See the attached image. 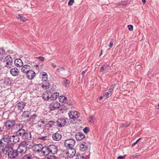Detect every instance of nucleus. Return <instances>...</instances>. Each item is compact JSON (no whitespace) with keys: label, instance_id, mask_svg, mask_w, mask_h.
<instances>
[{"label":"nucleus","instance_id":"1","mask_svg":"<svg viewBox=\"0 0 159 159\" xmlns=\"http://www.w3.org/2000/svg\"><path fill=\"white\" fill-rule=\"evenodd\" d=\"M75 140L72 139H69L65 140L64 145L67 148H72L75 146Z\"/></svg>","mask_w":159,"mask_h":159},{"label":"nucleus","instance_id":"2","mask_svg":"<svg viewBox=\"0 0 159 159\" xmlns=\"http://www.w3.org/2000/svg\"><path fill=\"white\" fill-rule=\"evenodd\" d=\"M4 62H6L5 67L11 68L12 67L13 60L12 57L10 55L7 56L3 60Z\"/></svg>","mask_w":159,"mask_h":159},{"label":"nucleus","instance_id":"3","mask_svg":"<svg viewBox=\"0 0 159 159\" xmlns=\"http://www.w3.org/2000/svg\"><path fill=\"white\" fill-rule=\"evenodd\" d=\"M19 154V152L17 150H14L13 149L10 150L8 152V157L10 159H15Z\"/></svg>","mask_w":159,"mask_h":159},{"label":"nucleus","instance_id":"4","mask_svg":"<svg viewBox=\"0 0 159 159\" xmlns=\"http://www.w3.org/2000/svg\"><path fill=\"white\" fill-rule=\"evenodd\" d=\"M75 150L73 148H67L66 151V154L70 159L73 157L75 154Z\"/></svg>","mask_w":159,"mask_h":159},{"label":"nucleus","instance_id":"5","mask_svg":"<svg viewBox=\"0 0 159 159\" xmlns=\"http://www.w3.org/2000/svg\"><path fill=\"white\" fill-rule=\"evenodd\" d=\"M60 104L57 102H52L49 105V108L51 111L60 108Z\"/></svg>","mask_w":159,"mask_h":159},{"label":"nucleus","instance_id":"6","mask_svg":"<svg viewBox=\"0 0 159 159\" xmlns=\"http://www.w3.org/2000/svg\"><path fill=\"white\" fill-rule=\"evenodd\" d=\"M16 122L15 120H7L5 124V126L7 130H9L13 127L15 124Z\"/></svg>","mask_w":159,"mask_h":159},{"label":"nucleus","instance_id":"7","mask_svg":"<svg viewBox=\"0 0 159 159\" xmlns=\"http://www.w3.org/2000/svg\"><path fill=\"white\" fill-rule=\"evenodd\" d=\"M48 146H42L41 150V154L43 156H46L50 154V152Z\"/></svg>","mask_w":159,"mask_h":159},{"label":"nucleus","instance_id":"8","mask_svg":"<svg viewBox=\"0 0 159 159\" xmlns=\"http://www.w3.org/2000/svg\"><path fill=\"white\" fill-rule=\"evenodd\" d=\"M50 152V154L54 155L57 153L58 149V147L54 145H50L48 146Z\"/></svg>","mask_w":159,"mask_h":159},{"label":"nucleus","instance_id":"9","mask_svg":"<svg viewBox=\"0 0 159 159\" xmlns=\"http://www.w3.org/2000/svg\"><path fill=\"white\" fill-rule=\"evenodd\" d=\"M57 126L59 127H61L64 126L66 123V120L64 118H58L57 122Z\"/></svg>","mask_w":159,"mask_h":159},{"label":"nucleus","instance_id":"10","mask_svg":"<svg viewBox=\"0 0 159 159\" xmlns=\"http://www.w3.org/2000/svg\"><path fill=\"white\" fill-rule=\"evenodd\" d=\"M42 146V145L40 143L35 145L32 147L33 151L38 153L41 152Z\"/></svg>","mask_w":159,"mask_h":159},{"label":"nucleus","instance_id":"11","mask_svg":"<svg viewBox=\"0 0 159 159\" xmlns=\"http://www.w3.org/2000/svg\"><path fill=\"white\" fill-rule=\"evenodd\" d=\"M27 77L29 80L33 79L36 75V74L32 69L26 73Z\"/></svg>","mask_w":159,"mask_h":159},{"label":"nucleus","instance_id":"12","mask_svg":"<svg viewBox=\"0 0 159 159\" xmlns=\"http://www.w3.org/2000/svg\"><path fill=\"white\" fill-rule=\"evenodd\" d=\"M62 137V135L58 132H57L53 134L52 138L55 141H59L61 140Z\"/></svg>","mask_w":159,"mask_h":159},{"label":"nucleus","instance_id":"13","mask_svg":"<svg viewBox=\"0 0 159 159\" xmlns=\"http://www.w3.org/2000/svg\"><path fill=\"white\" fill-rule=\"evenodd\" d=\"M32 69V67L30 65H25L22 66L21 71L23 73H26Z\"/></svg>","mask_w":159,"mask_h":159},{"label":"nucleus","instance_id":"14","mask_svg":"<svg viewBox=\"0 0 159 159\" xmlns=\"http://www.w3.org/2000/svg\"><path fill=\"white\" fill-rule=\"evenodd\" d=\"M116 84H113L110 87V88L108 90V92L105 93L104 97L105 98H108L109 95L110 94L111 95L112 94L113 91L114 90V88L115 87Z\"/></svg>","mask_w":159,"mask_h":159},{"label":"nucleus","instance_id":"15","mask_svg":"<svg viewBox=\"0 0 159 159\" xmlns=\"http://www.w3.org/2000/svg\"><path fill=\"white\" fill-rule=\"evenodd\" d=\"M85 136L84 134L80 132L76 133L75 134V137L76 140L79 141L84 139Z\"/></svg>","mask_w":159,"mask_h":159},{"label":"nucleus","instance_id":"16","mask_svg":"<svg viewBox=\"0 0 159 159\" xmlns=\"http://www.w3.org/2000/svg\"><path fill=\"white\" fill-rule=\"evenodd\" d=\"M13 144L12 143H6V146H5L3 152L5 151L7 152L8 151L11 150L13 149Z\"/></svg>","mask_w":159,"mask_h":159},{"label":"nucleus","instance_id":"17","mask_svg":"<svg viewBox=\"0 0 159 159\" xmlns=\"http://www.w3.org/2000/svg\"><path fill=\"white\" fill-rule=\"evenodd\" d=\"M46 124L45 123L44 121L40 120L38 121L37 123V126L40 129H45Z\"/></svg>","mask_w":159,"mask_h":159},{"label":"nucleus","instance_id":"18","mask_svg":"<svg viewBox=\"0 0 159 159\" xmlns=\"http://www.w3.org/2000/svg\"><path fill=\"white\" fill-rule=\"evenodd\" d=\"M14 63L16 66L19 67L22 66L23 65L22 61L19 58L16 59L14 61Z\"/></svg>","mask_w":159,"mask_h":159},{"label":"nucleus","instance_id":"19","mask_svg":"<svg viewBox=\"0 0 159 159\" xmlns=\"http://www.w3.org/2000/svg\"><path fill=\"white\" fill-rule=\"evenodd\" d=\"M70 82L68 80L64 78L63 80L62 81V85L64 86L65 88H68L70 86Z\"/></svg>","mask_w":159,"mask_h":159},{"label":"nucleus","instance_id":"20","mask_svg":"<svg viewBox=\"0 0 159 159\" xmlns=\"http://www.w3.org/2000/svg\"><path fill=\"white\" fill-rule=\"evenodd\" d=\"M19 136L17 134H16V135L11 136V141L15 143L18 142L19 140Z\"/></svg>","mask_w":159,"mask_h":159},{"label":"nucleus","instance_id":"21","mask_svg":"<svg viewBox=\"0 0 159 159\" xmlns=\"http://www.w3.org/2000/svg\"><path fill=\"white\" fill-rule=\"evenodd\" d=\"M10 73L14 76H16L19 73V71L17 68L14 67L11 69L10 70Z\"/></svg>","mask_w":159,"mask_h":159},{"label":"nucleus","instance_id":"22","mask_svg":"<svg viewBox=\"0 0 159 159\" xmlns=\"http://www.w3.org/2000/svg\"><path fill=\"white\" fill-rule=\"evenodd\" d=\"M31 135L30 132L28 130H26L24 136V138H23V139L24 140H30L31 139Z\"/></svg>","mask_w":159,"mask_h":159},{"label":"nucleus","instance_id":"23","mask_svg":"<svg viewBox=\"0 0 159 159\" xmlns=\"http://www.w3.org/2000/svg\"><path fill=\"white\" fill-rule=\"evenodd\" d=\"M11 136H9L7 134L3 135L1 140L6 143H9V142H11Z\"/></svg>","mask_w":159,"mask_h":159},{"label":"nucleus","instance_id":"24","mask_svg":"<svg viewBox=\"0 0 159 159\" xmlns=\"http://www.w3.org/2000/svg\"><path fill=\"white\" fill-rule=\"evenodd\" d=\"M80 151L83 152L87 150L88 147L85 143L83 142L80 145Z\"/></svg>","mask_w":159,"mask_h":159},{"label":"nucleus","instance_id":"25","mask_svg":"<svg viewBox=\"0 0 159 159\" xmlns=\"http://www.w3.org/2000/svg\"><path fill=\"white\" fill-rule=\"evenodd\" d=\"M23 127V126L22 124H17L15 126V129L17 130V131L16 132V134H17L18 133H19V131H21V130L23 129L22 128Z\"/></svg>","mask_w":159,"mask_h":159},{"label":"nucleus","instance_id":"26","mask_svg":"<svg viewBox=\"0 0 159 159\" xmlns=\"http://www.w3.org/2000/svg\"><path fill=\"white\" fill-rule=\"evenodd\" d=\"M26 103L23 101L19 102L17 104V107L18 109L21 110L23 109L25 106Z\"/></svg>","mask_w":159,"mask_h":159},{"label":"nucleus","instance_id":"27","mask_svg":"<svg viewBox=\"0 0 159 159\" xmlns=\"http://www.w3.org/2000/svg\"><path fill=\"white\" fill-rule=\"evenodd\" d=\"M65 71V69L64 67H62L60 68H58L56 70V73L59 75H62L64 73Z\"/></svg>","mask_w":159,"mask_h":159},{"label":"nucleus","instance_id":"28","mask_svg":"<svg viewBox=\"0 0 159 159\" xmlns=\"http://www.w3.org/2000/svg\"><path fill=\"white\" fill-rule=\"evenodd\" d=\"M12 81L11 78H8L4 80L3 83L6 86H10L11 84Z\"/></svg>","mask_w":159,"mask_h":159},{"label":"nucleus","instance_id":"29","mask_svg":"<svg viewBox=\"0 0 159 159\" xmlns=\"http://www.w3.org/2000/svg\"><path fill=\"white\" fill-rule=\"evenodd\" d=\"M22 159H35V158L31 154L29 153L24 155Z\"/></svg>","mask_w":159,"mask_h":159},{"label":"nucleus","instance_id":"30","mask_svg":"<svg viewBox=\"0 0 159 159\" xmlns=\"http://www.w3.org/2000/svg\"><path fill=\"white\" fill-rule=\"evenodd\" d=\"M59 94L58 92H56L53 93L50 97V98L51 100H56L57 97L59 96Z\"/></svg>","mask_w":159,"mask_h":159},{"label":"nucleus","instance_id":"31","mask_svg":"<svg viewBox=\"0 0 159 159\" xmlns=\"http://www.w3.org/2000/svg\"><path fill=\"white\" fill-rule=\"evenodd\" d=\"M86 156V155L85 154V153L83 154L78 153L76 154L75 159H85V157Z\"/></svg>","mask_w":159,"mask_h":159},{"label":"nucleus","instance_id":"32","mask_svg":"<svg viewBox=\"0 0 159 159\" xmlns=\"http://www.w3.org/2000/svg\"><path fill=\"white\" fill-rule=\"evenodd\" d=\"M26 130L23 129L21 130V131H19V133H17L18 135H19L20 137L22 139L23 138H24V135H25V133L26 132Z\"/></svg>","mask_w":159,"mask_h":159},{"label":"nucleus","instance_id":"33","mask_svg":"<svg viewBox=\"0 0 159 159\" xmlns=\"http://www.w3.org/2000/svg\"><path fill=\"white\" fill-rule=\"evenodd\" d=\"M59 100L61 102L65 103L67 101V98L64 96H61L59 97Z\"/></svg>","mask_w":159,"mask_h":159},{"label":"nucleus","instance_id":"34","mask_svg":"<svg viewBox=\"0 0 159 159\" xmlns=\"http://www.w3.org/2000/svg\"><path fill=\"white\" fill-rule=\"evenodd\" d=\"M44 83L42 86V88L43 89H46L49 88V84L48 81H45Z\"/></svg>","mask_w":159,"mask_h":159},{"label":"nucleus","instance_id":"35","mask_svg":"<svg viewBox=\"0 0 159 159\" xmlns=\"http://www.w3.org/2000/svg\"><path fill=\"white\" fill-rule=\"evenodd\" d=\"M42 80L43 81H46L48 80V76L46 72H43L42 73Z\"/></svg>","mask_w":159,"mask_h":159},{"label":"nucleus","instance_id":"36","mask_svg":"<svg viewBox=\"0 0 159 159\" xmlns=\"http://www.w3.org/2000/svg\"><path fill=\"white\" fill-rule=\"evenodd\" d=\"M42 98L44 100H48L50 98L49 95L48 93H43L42 96Z\"/></svg>","mask_w":159,"mask_h":159},{"label":"nucleus","instance_id":"37","mask_svg":"<svg viewBox=\"0 0 159 159\" xmlns=\"http://www.w3.org/2000/svg\"><path fill=\"white\" fill-rule=\"evenodd\" d=\"M55 123L56 122L55 121H49L48 122V123L46 124V125H47L48 127H49V128H51L53 126Z\"/></svg>","mask_w":159,"mask_h":159},{"label":"nucleus","instance_id":"38","mask_svg":"<svg viewBox=\"0 0 159 159\" xmlns=\"http://www.w3.org/2000/svg\"><path fill=\"white\" fill-rule=\"evenodd\" d=\"M17 17L18 19H20L21 21L23 22H24L27 20L25 17H23L20 14L18 15Z\"/></svg>","mask_w":159,"mask_h":159},{"label":"nucleus","instance_id":"39","mask_svg":"<svg viewBox=\"0 0 159 159\" xmlns=\"http://www.w3.org/2000/svg\"><path fill=\"white\" fill-rule=\"evenodd\" d=\"M127 3V2L126 1H123L120 2L116 5V6L118 7L120 6L126 5Z\"/></svg>","mask_w":159,"mask_h":159},{"label":"nucleus","instance_id":"40","mask_svg":"<svg viewBox=\"0 0 159 159\" xmlns=\"http://www.w3.org/2000/svg\"><path fill=\"white\" fill-rule=\"evenodd\" d=\"M30 112L28 111H25L23 113L22 116L25 118H28L29 117Z\"/></svg>","mask_w":159,"mask_h":159},{"label":"nucleus","instance_id":"41","mask_svg":"<svg viewBox=\"0 0 159 159\" xmlns=\"http://www.w3.org/2000/svg\"><path fill=\"white\" fill-rule=\"evenodd\" d=\"M26 143L25 142H22L21 143H20V144L19 145V148H24L25 149H26Z\"/></svg>","mask_w":159,"mask_h":159},{"label":"nucleus","instance_id":"42","mask_svg":"<svg viewBox=\"0 0 159 159\" xmlns=\"http://www.w3.org/2000/svg\"><path fill=\"white\" fill-rule=\"evenodd\" d=\"M2 140L0 141V145H1V149H2V150L3 152L4 148H5V146H6V143H4L2 142Z\"/></svg>","mask_w":159,"mask_h":159},{"label":"nucleus","instance_id":"43","mask_svg":"<svg viewBox=\"0 0 159 159\" xmlns=\"http://www.w3.org/2000/svg\"><path fill=\"white\" fill-rule=\"evenodd\" d=\"M142 64L139 63H136L135 66V69L137 70H139L141 67Z\"/></svg>","mask_w":159,"mask_h":159},{"label":"nucleus","instance_id":"44","mask_svg":"<svg viewBox=\"0 0 159 159\" xmlns=\"http://www.w3.org/2000/svg\"><path fill=\"white\" fill-rule=\"evenodd\" d=\"M72 111L73 114V115L75 116V117H74L75 120V119H76L77 118L79 117V114L78 113L77 111Z\"/></svg>","mask_w":159,"mask_h":159},{"label":"nucleus","instance_id":"45","mask_svg":"<svg viewBox=\"0 0 159 159\" xmlns=\"http://www.w3.org/2000/svg\"><path fill=\"white\" fill-rule=\"evenodd\" d=\"M37 115L36 114H33L31 116L29 119L30 120L34 122L35 120V118L37 117Z\"/></svg>","mask_w":159,"mask_h":159},{"label":"nucleus","instance_id":"46","mask_svg":"<svg viewBox=\"0 0 159 159\" xmlns=\"http://www.w3.org/2000/svg\"><path fill=\"white\" fill-rule=\"evenodd\" d=\"M67 109V107L64 105H62L61 106H60V108H59V110L61 111H62V110H66Z\"/></svg>","mask_w":159,"mask_h":159},{"label":"nucleus","instance_id":"47","mask_svg":"<svg viewBox=\"0 0 159 159\" xmlns=\"http://www.w3.org/2000/svg\"><path fill=\"white\" fill-rule=\"evenodd\" d=\"M68 115H69V116L70 119H73L75 120L74 117H75V116L73 115V114L72 111H70L69 112Z\"/></svg>","mask_w":159,"mask_h":159},{"label":"nucleus","instance_id":"48","mask_svg":"<svg viewBox=\"0 0 159 159\" xmlns=\"http://www.w3.org/2000/svg\"><path fill=\"white\" fill-rule=\"evenodd\" d=\"M90 129L89 127H86L83 129L84 132L85 134H87L89 131Z\"/></svg>","mask_w":159,"mask_h":159},{"label":"nucleus","instance_id":"49","mask_svg":"<svg viewBox=\"0 0 159 159\" xmlns=\"http://www.w3.org/2000/svg\"><path fill=\"white\" fill-rule=\"evenodd\" d=\"M107 66V64H104L101 67L100 69V72H102L104 69H105Z\"/></svg>","mask_w":159,"mask_h":159},{"label":"nucleus","instance_id":"50","mask_svg":"<svg viewBox=\"0 0 159 159\" xmlns=\"http://www.w3.org/2000/svg\"><path fill=\"white\" fill-rule=\"evenodd\" d=\"M5 53V51L2 48H0V55H2Z\"/></svg>","mask_w":159,"mask_h":159},{"label":"nucleus","instance_id":"51","mask_svg":"<svg viewBox=\"0 0 159 159\" xmlns=\"http://www.w3.org/2000/svg\"><path fill=\"white\" fill-rule=\"evenodd\" d=\"M130 124H129L128 125H127L126 124H122L121 125V126L120 127V129L121 128H123V127H127L129 126L130 125Z\"/></svg>","mask_w":159,"mask_h":159},{"label":"nucleus","instance_id":"52","mask_svg":"<svg viewBox=\"0 0 159 159\" xmlns=\"http://www.w3.org/2000/svg\"><path fill=\"white\" fill-rule=\"evenodd\" d=\"M74 2V0H69L68 2V5L69 6H72Z\"/></svg>","mask_w":159,"mask_h":159},{"label":"nucleus","instance_id":"53","mask_svg":"<svg viewBox=\"0 0 159 159\" xmlns=\"http://www.w3.org/2000/svg\"><path fill=\"white\" fill-rule=\"evenodd\" d=\"M89 122H94V118L93 117L90 116L89 118Z\"/></svg>","mask_w":159,"mask_h":159},{"label":"nucleus","instance_id":"54","mask_svg":"<svg viewBox=\"0 0 159 159\" xmlns=\"http://www.w3.org/2000/svg\"><path fill=\"white\" fill-rule=\"evenodd\" d=\"M128 27V28L129 29V30H132L133 29V26L132 25H128L127 26Z\"/></svg>","mask_w":159,"mask_h":159},{"label":"nucleus","instance_id":"55","mask_svg":"<svg viewBox=\"0 0 159 159\" xmlns=\"http://www.w3.org/2000/svg\"><path fill=\"white\" fill-rule=\"evenodd\" d=\"M126 156V155H124V156H119L118 158L117 159H125Z\"/></svg>","mask_w":159,"mask_h":159},{"label":"nucleus","instance_id":"56","mask_svg":"<svg viewBox=\"0 0 159 159\" xmlns=\"http://www.w3.org/2000/svg\"><path fill=\"white\" fill-rule=\"evenodd\" d=\"M140 156V155L137 154H133L132 155V157L134 158H137L139 157Z\"/></svg>","mask_w":159,"mask_h":159},{"label":"nucleus","instance_id":"57","mask_svg":"<svg viewBox=\"0 0 159 159\" xmlns=\"http://www.w3.org/2000/svg\"><path fill=\"white\" fill-rule=\"evenodd\" d=\"M37 58H38L39 60H40V61H44L45 59L44 57H42L41 56L37 57Z\"/></svg>","mask_w":159,"mask_h":159},{"label":"nucleus","instance_id":"58","mask_svg":"<svg viewBox=\"0 0 159 159\" xmlns=\"http://www.w3.org/2000/svg\"><path fill=\"white\" fill-rule=\"evenodd\" d=\"M19 149H20V151L19 152L20 153H25V152L26 151V150H25V151L24 152V149H22V148H19Z\"/></svg>","mask_w":159,"mask_h":159},{"label":"nucleus","instance_id":"59","mask_svg":"<svg viewBox=\"0 0 159 159\" xmlns=\"http://www.w3.org/2000/svg\"><path fill=\"white\" fill-rule=\"evenodd\" d=\"M87 69H86L85 70H84L82 72V78H83L84 77V76L85 75V73H86L87 71Z\"/></svg>","mask_w":159,"mask_h":159},{"label":"nucleus","instance_id":"60","mask_svg":"<svg viewBox=\"0 0 159 159\" xmlns=\"http://www.w3.org/2000/svg\"><path fill=\"white\" fill-rule=\"evenodd\" d=\"M47 138V136H43V137L39 138V139L44 140H46Z\"/></svg>","mask_w":159,"mask_h":159},{"label":"nucleus","instance_id":"61","mask_svg":"<svg viewBox=\"0 0 159 159\" xmlns=\"http://www.w3.org/2000/svg\"><path fill=\"white\" fill-rule=\"evenodd\" d=\"M113 45V42H111L110 43V44L109 45V46L110 47V48H111L112 46Z\"/></svg>","mask_w":159,"mask_h":159},{"label":"nucleus","instance_id":"62","mask_svg":"<svg viewBox=\"0 0 159 159\" xmlns=\"http://www.w3.org/2000/svg\"><path fill=\"white\" fill-rule=\"evenodd\" d=\"M142 1L143 4H144L146 3V0H142Z\"/></svg>","mask_w":159,"mask_h":159},{"label":"nucleus","instance_id":"63","mask_svg":"<svg viewBox=\"0 0 159 159\" xmlns=\"http://www.w3.org/2000/svg\"><path fill=\"white\" fill-rule=\"evenodd\" d=\"M156 108L157 109H159V103L157 105V106H155Z\"/></svg>","mask_w":159,"mask_h":159},{"label":"nucleus","instance_id":"64","mask_svg":"<svg viewBox=\"0 0 159 159\" xmlns=\"http://www.w3.org/2000/svg\"><path fill=\"white\" fill-rule=\"evenodd\" d=\"M137 143V142H135L134 143L132 144V146H134L135 145V144Z\"/></svg>","mask_w":159,"mask_h":159}]
</instances>
